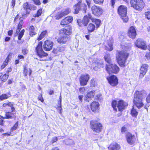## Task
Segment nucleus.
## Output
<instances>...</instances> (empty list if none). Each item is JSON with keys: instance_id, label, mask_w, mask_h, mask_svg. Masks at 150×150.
<instances>
[{"instance_id": "obj_57", "label": "nucleus", "mask_w": 150, "mask_h": 150, "mask_svg": "<svg viewBox=\"0 0 150 150\" xmlns=\"http://www.w3.org/2000/svg\"><path fill=\"white\" fill-rule=\"evenodd\" d=\"M85 91V90L84 87L80 88L79 89V91L82 94H83Z\"/></svg>"}, {"instance_id": "obj_62", "label": "nucleus", "mask_w": 150, "mask_h": 150, "mask_svg": "<svg viewBox=\"0 0 150 150\" xmlns=\"http://www.w3.org/2000/svg\"><path fill=\"white\" fill-rule=\"evenodd\" d=\"M57 140V138L56 137H54L52 138V143H53Z\"/></svg>"}, {"instance_id": "obj_44", "label": "nucleus", "mask_w": 150, "mask_h": 150, "mask_svg": "<svg viewBox=\"0 0 150 150\" xmlns=\"http://www.w3.org/2000/svg\"><path fill=\"white\" fill-rule=\"evenodd\" d=\"M12 55V53H9L8 56L7 57L5 60L4 62H6L8 64V62L11 58Z\"/></svg>"}, {"instance_id": "obj_29", "label": "nucleus", "mask_w": 150, "mask_h": 150, "mask_svg": "<svg viewBox=\"0 0 150 150\" xmlns=\"http://www.w3.org/2000/svg\"><path fill=\"white\" fill-rule=\"evenodd\" d=\"M29 34L31 36H33L36 35L34 27L32 25L31 26L29 29Z\"/></svg>"}, {"instance_id": "obj_59", "label": "nucleus", "mask_w": 150, "mask_h": 150, "mask_svg": "<svg viewBox=\"0 0 150 150\" xmlns=\"http://www.w3.org/2000/svg\"><path fill=\"white\" fill-rule=\"evenodd\" d=\"M7 65V63L6 62H4L3 64L1 65V69H4L5 67Z\"/></svg>"}, {"instance_id": "obj_6", "label": "nucleus", "mask_w": 150, "mask_h": 150, "mask_svg": "<svg viewBox=\"0 0 150 150\" xmlns=\"http://www.w3.org/2000/svg\"><path fill=\"white\" fill-rule=\"evenodd\" d=\"M42 44L41 42H39L35 49L37 54L41 58L47 56L48 55V54L45 52L43 50Z\"/></svg>"}, {"instance_id": "obj_56", "label": "nucleus", "mask_w": 150, "mask_h": 150, "mask_svg": "<svg viewBox=\"0 0 150 150\" xmlns=\"http://www.w3.org/2000/svg\"><path fill=\"white\" fill-rule=\"evenodd\" d=\"M146 100L147 103H150V92L148 94L146 98Z\"/></svg>"}, {"instance_id": "obj_15", "label": "nucleus", "mask_w": 150, "mask_h": 150, "mask_svg": "<svg viewBox=\"0 0 150 150\" xmlns=\"http://www.w3.org/2000/svg\"><path fill=\"white\" fill-rule=\"evenodd\" d=\"M128 36L132 39H134L137 35L136 29L134 26H131L129 29L127 33Z\"/></svg>"}, {"instance_id": "obj_22", "label": "nucleus", "mask_w": 150, "mask_h": 150, "mask_svg": "<svg viewBox=\"0 0 150 150\" xmlns=\"http://www.w3.org/2000/svg\"><path fill=\"white\" fill-rule=\"evenodd\" d=\"M73 20V17L70 16L66 17L62 20L60 22V24L62 25H65L71 22Z\"/></svg>"}, {"instance_id": "obj_37", "label": "nucleus", "mask_w": 150, "mask_h": 150, "mask_svg": "<svg viewBox=\"0 0 150 150\" xmlns=\"http://www.w3.org/2000/svg\"><path fill=\"white\" fill-rule=\"evenodd\" d=\"M12 113L11 112H6L5 113L6 117L4 118L11 119L13 118Z\"/></svg>"}, {"instance_id": "obj_42", "label": "nucleus", "mask_w": 150, "mask_h": 150, "mask_svg": "<svg viewBox=\"0 0 150 150\" xmlns=\"http://www.w3.org/2000/svg\"><path fill=\"white\" fill-rule=\"evenodd\" d=\"M25 30L24 29H23L18 34V39L19 40H21V38L24 35Z\"/></svg>"}, {"instance_id": "obj_64", "label": "nucleus", "mask_w": 150, "mask_h": 150, "mask_svg": "<svg viewBox=\"0 0 150 150\" xmlns=\"http://www.w3.org/2000/svg\"><path fill=\"white\" fill-rule=\"evenodd\" d=\"M13 33V30H9L8 32V35L9 36H11Z\"/></svg>"}, {"instance_id": "obj_55", "label": "nucleus", "mask_w": 150, "mask_h": 150, "mask_svg": "<svg viewBox=\"0 0 150 150\" xmlns=\"http://www.w3.org/2000/svg\"><path fill=\"white\" fill-rule=\"evenodd\" d=\"M91 86L93 87L95 85L96 83L93 79H91L90 81Z\"/></svg>"}, {"instance_id": "obj_34", "label": "nucleus", "mask_w": 150, "mask_h": 150, "mask_svg": "<svg viewBox=\"0 0 150 150\" xmlns=\"http://www.w3.org/2000/svg\"><path fill=\"white\" fill-rule=\"evenodd\" d=\"M104 58L105 60L109 64L112 63L110 55L109 54H107L104 56Z\"/></svg>"}, {"instance_id": "obj_49", "label": "nucleus", "mask_w": 150, "mask_h": 150, "mask_svg": "<svg viewBox=\"0 0 150 150\" xmlns=\"http://www.w3.org/2000/svg\"><path fill=\"white\" fill-rule=\"evenodd\" d=\"M94 2L96 4H101L103 2L104 0H93Z\"/></svg>"}, {"instance_id": "obj_17", "label": "nucleus", "mask_w": 150, "mask_h": 150, "mask_svg": "<svg viewBox=\"0 0 150 150\" xmlns=\"http://www.w3.org/2000/svg\"><path fill=\"white\" fill-rule=\"evenodd\" d=\"M92 66H95L93 68L94 69L95 71H97L99 69L103 67L104 66V64L102 61L97 60L96 62L93 63Z\"/></svg>"}, {"instance_id": "obj_31", "label": "nucleus", "mask_w": 150, "mask_h": 150, "mask_svg": "<svg viewBox=\"0 0 150 150\" xmlns=\"http://www.w3.org/2000/svg\"><path fill=\"white\" fill-rule=\"evenodd\" d=\"M23 24V22L22 20H21L20 21L18 24V28L17 29L16 32L15 33L16 35H18L20 30L22 27V25Z\"/></svg>"}, {"instance_id": "obj_33", "label": "nucleus", "mask_w": 150, "mask_h": 150, "mask_svg": "<svg viewBox=\"0 0 150 150\" xmlns=\"http://www.w3.org/2000/svg\"><path fill=\"white\" fill-rule=\"evenodd\" d=\"M95 29V26L92 23L89 24L87 27L89 33L93 32Z\"/></svg>"}, {"instance_id": "obj_14", "label": "nucleus", "mask_w": 150, "mask_h": 150, "mask_svg": "<svg viewBox=\"0 0 150 150\" xmlns=\"http://www.w3.org/2000/svg\"><path fill=\"white\" fill-rule=\"evenodd\" d=\"M126 137L127 141L129 144L132 145L135 143L136 140L135 136L128 133L126 134Z\"/></svg>"}, {"instance_id": "obj_19", "label": "nucleus", "mask_w": 150, "mask_h": 150, "mask_svg": "<svg viewBox=\"0 0 150 150\" xmlns=\"http://www.w3.org/2000/svg\"><path fill=\"white\" fill-rule=\"evenodd\" d=\"M127 104L122 100L118 101L117 107L119 111H122L125 108V107L127 106Z\"/></svg>"}, {"instance_id": "obj_61", "label": "nucleus", "mask_w": 150, "mask_h": 150, "mask_svg": "<svg viewBox=\"0 0 150 150\" xmlns=\"http://www.w3.org/2000/svg\"><path fill=\"white\" fill-rule=\"evenodd\" d=\"M22 53L24 54H27L28 53L27 50L26 49H23L22 50Z\"/></svg>"}, {"instance_id": "obj_30", "label": "nucleus", "mask_w": 150, "mask_h": 150, "mask_svg": "<svg viewBox=\"0 0 150 150\" xmlns=\"http://www.w3.org/2000/svg\"><path fill=\"white\" fill-rule=\"evenodd\" d=\"M64 16L63 13L61 11L57 13L54 16V18L56 20H59Z\"/></svg>"}, {"instance_id": "obj_50", "label": "nucleus", "mask_w": 150, "mask_h": 150, "mask_svg": "<svg viewBox=\"0 0 150 150\" xmlns=\"http://www.w3.org/2000/svg\"><path fill=\"white\" fill-rule=\"evenodd\" d=\"M11 105H12V103L10 102H8L4 103L3 105V106L4 107H5L7 106L11 107Z\"/></svg>"}, {"instance_id": "obj_35", "label": "nucleus", "mask_w": 150, "mask_h": 150, "mask_svg": "<svg viewBox=\"0 0 150 150\" xmlns=\"http://www.w3.org/2000/svg\"><path fill=\"white\" fill-rule=\"evenodd\" d=\"M80 8V10L82 11L83 13H85L87 10V6L85 4L83 3L82 4H81Z\"/></svg>"}, {"instance_id": "obj_1", "label": "nucleus", "mask_w": 150, "mask_h": 150, "mask_svg": "<svg viewBox=\"0 0 150 150\" xmlns=\"http://www.w3.org/2000/svg\"><path fill=\"white\" fill-rule=\"evenodd\" d=\"M120 44L121 47L123 50L118 52L116 58L119 65L121 67H123L124 66L125 61L129 55V54L127 51L130 50L131 45L130 43H127L124 42H122Z\"/></svg>"}, {"instance_id": "obj_58", "label": "nucleus", "mask_w": 150, "mask_h": 150, "mask_svg": "<svg viewBox=\"0 0 150 150\" xmlns=\"http://www.w3.org/2000/svg\"><path fill=\"white\" fill-rule=\"evenodd\" d=\"M86 1L87 3L88 6L89 8L91 7V0H86Z\"/></svg>"}, {"instance_id": "obj_63", "label": "nucleus", "mask_w": 150, "mask_h": 150, "mask_svg": "<svg viewBox=\"0 0 150 150\" xmlns=\"http://www.w3.org/2000/svg\"><path fill=\"white\" fill-rule=\"evenodd\" d=\"M12 70V69L11 67H10L8 68L6 70V74H8L9 72H10Z\"/></svg>"}, {"instance_id": "obj_5", "label": "nucleus", "mask_w": 150, "mask_h": 150, "mask_svg": "<svg viewBox=\"0 0 150 150\" xmlns=\"http://www.w3.org/2000/svg\"><path fill=\"white\" fill-rule=\"evenodd\" d=\"M106 70L109 74H116L119 72V68L115 64L112 63L110 64H106Z\"/></svg>"}, {"instance_id": "obj_24", "label": "nucleus", "mask_w": 150, "mask_h": 150, "mask_svg": "<svg viewBox=\"0 0 150 150\" xmlns=\"http://www.w3.org/2000/svg\"><path fill=\"white\" fill-rule=\"evenodd\" d=\"M32 5L28 4V2L25 3L23 5V8L26 11V14H29L30 11L32 9Z\"/></svg>"}, {"instance_id": "obj_27", "label": "nucleus", "mask_w": 150, "mask_h": 150, "mask_svg": "<svg viewBox=\"0 0 150 150\" xmlns=\"http://www.w3.org/2000/svg\"><path fill=\"white\" fill-rule=\"evenodd\" d=\"M81 5V1H79L77 4H76L73 7L74 13L77 14L79 13V11L80 10V5Z\"/></svg>"}, {"instance_id": "obj_41", "label": "nucleus", "mask_w": 150, "mask_h": 150, "mask_svg": "<svg viewBox=\"0 0 150 150\" xmlns=\"http://www.w3.org/2000/svg\"><path fill=\"white\" fill-rule=\"evenodd\" d=\"M65 143L66 144L69 145H72L74 144L73 141L70 139H67L64 141Z\"/></svg>"}, {"instance_id": "obj_43", "label": "nucleus", "mask_w": 150, "mask_h": 150, "mask_svg": "<svg viewBox=\"0 0 150 150\" xmlns=\"http://www.w3.org/2000/svg\"><path fill=\"white\" fill-rule=\"evenodd\" d=\"M131 113L133 117L137 116L138 114V112L134 108V107L131 110Z\"/></svg>"}, {"instance_id": "obj_10", "label": "nucleus", "mask_w": 150, "mask_h": 150, "mask_svg": "<svg viewBox=\"0 0 150 150\" xmlns=\"http://www.w3.org/2000/svg\"><path fill=\"white\" fill-rule=\"evenodd\" d=\"M135 45L138 48L144 50L147 47L145 42L141 39H138L135 42Z\"/></svg>"}, {"instance_id": "obj_45", "label": "nucleus", "mask_w": 150, "mask_h": 150, "mask_svg": "<svg viewBox=\"0 0 150 150\" xmlns=\"http://www.w3.org/2000/svg\"><path fill=\"white\" fill-rule=\"evenodd\" d=\"M117 103V102L115 100H114L112 102V105L114 110H117L116 106Z\"/></svg>"}, {"instance_id": "obj_32", "label": "nucleus", "mask_w": 150, "mask_h": 150, "mask_svg": "<svg viewBox=\"0 0 150 150\" xmlns=\"http://www.w3.org/2000/svg\"><path fill=\"white\" fill-rule=\"evenodd\" d=\"M47 30H45L42 32L39 36L37 40L39 41L42 40L46 35L47 34Z\"/></svg>"}, {"instance_id": "obj_20", "label": "nucleus", "mask_w": 150, "mask_h": 150, "mask_svg": "<svg viewBox=\"0 0 150 150\" xmlns=\"http://www.w3.org/2000/svg\"><path fill=\"white\" fill-rule=\"evenodd\" d=\"M113 40L112 39H109L107 41L106 44L105 45V49L109 51H111L113 49Z\"/></svg>"}, {"instance_id": "obj_54", "label": "nucleus", "mask_w": 150, "mask_h": 150, "mask_svg": "<svg viewBox=\"0 0 150 150\" xmlns=\"http://www.w3.org/2000/svg\"><path fill=\"white\" fill-rule=\"evenodd\" d=\"M34 3L36 5H40V0H33Z\"/></svg>"}, {"instance_id": "obj_11", "label": "nucleus", "mask_w": 150, "mask_h": 150, "mask_svg": "<svg viewBox=\"0 0 150 150\" xmlns=\"http://www.w3.org/2000/svg\"><path fill=\"white\" fill-rule=\"evenodd\" d=\"M107 79L110 84L112 86H115L118 83V80L116 76L112 75L109 77H107Z\"/></svg>"}, {"instance_id": "obj_7", "label": "nucleus", "mask_w": 150, "mask_h": 150, "mask_svg": "<svg viewBox=\"0 0 150 150\" xmlns=\"http://www.w3.org/2000/svg\"><path fill=\"white\" fill-rule=\"evenodd\" d=\"M92 129L96 132H99L102 130V126L100 123L96 121H92L91 122Z\"/></svg>"}, {"instance_id": "obj_53", "label": "nucleus", "mask_w": 150, "mask_h": 150, "mask_svg": "<svg viewBox=\"0 0 150 150\" xmlns=\"http://www.w3.org/2000/svg\"><path fill=\"white\" fill-rule=\"evenodd\" d=\"M145 57L148 61H150V52L146 53Z\"/></svg>"}, {"instance_id": "obj_2", "label": "nucleus", "mask_w": 150, "mask_h": 150, "mask_svg": "<svg viewBox=\"0 0 150 150\" xmlns=\"http://www.w3.org/2000/svg\"><path fill=\"white\" fill-rule=\"evenodd\" d=\"M145 92L144 91L141 92H136L133 100V103L134 105L133 106H136L139 109L143 107L144 105L143 99L144 95V94H146Z\"/></svg>"}, {"instance_id": "obj_46", "label": "nucleus", "mask_w": 150, "mask_h": 150, "mask_svg": "<svg viewBox=\"0 0 150 150\" xmlns=\"http://www.w3.org/2000/svg\"><path fill=\"white\" fill-rule=\"evenodd\" d=\"M18 125V122H17L15 125H13V126L11 127V132H13L15 130H16L17 128V127Z\"/></svg>"}, {"instance_id": "obj_13", "label": "nucleus", "mask_w": 150, "mask_h": 150, "mask_svg": "<svg viewBox=\"0 0 150 150\" xmlns=\"http://www.w3.org/2000/svg\"><path fill=\"white\" fill-rule=\"evenodd\" d=\"M71 27L69 26L65 28H63L60 30V33L62 35H64L68 37V36L71 33Z\"/></svg>"}, {"instance_id": "obj_40", "label": "nucleus", "mask_w": 150, "mask_h": 150, "mask_svg": "<svg viewBox=\"0 0 150 150\" xmlns=\"http://www.w3.org/2000/svg\"><path fill=\"white\" fill-rule=\"evenodd\" d=\"M61 11L63 13L64 15V16L69 14L71 10L70 8H68Z\"/></svg>"}, {"instance_id": "obj_39", "label": "nucleus", "mask_w": 150, "mask_h": 150, "mask_svg": "<svg viewBox=\"0 0 150 150\" xmlns=\"http://www.w3.org/2000/svg\"><path fill=\"white\" fill-rule=\"evenodd\" d=\"M60 100L58 101V104L59 105V106L58 107L57 109L59 110V113L60 114L62 113L61 110H62V108L61 107V96H60L59 98Z\"/></svg>"}, {"instance_id": "obj_23", "label": "nucleus", "mask_w": 150, "mask_h": 150, "mask_svg": "<svg viewBox=\"0 0 150 150\" xmlns=\"http://www.w3.org/2000/svg\"><path fill=\"white\" fill-rule=\"evenodd\" d=\"M93 18L91 14H88L84 17L83 20V23L84 26H86L89 22V20L91 19L92 21V19Z\"/></svg>"}, {"instance_id": "obj_38", "label": "nucleus", "mask_w": 150, "mask_h": 150, "mask_svg": "<svg viewBox=\"0 0 150 150\" xmlns=\"http://www.w3.org/2000/svg\"><path fill=\"white\" fill-rule=\"evenodd\" d=\"M8 96L6 94H2L0 96V100H3L6 99L8 98L9 97H10L11 95L10 93L8 94Z\"/></svg>"}, {"instance_id": "obj_16", "label": "nucleus", "mask_w": 150, "mask_h": 150, "mask_svg": "<svg viewBox=\"0 0 150 150\" xmlns=\"http://www.w3.org/2000/svg\"><path fill=\"white\" fill-rule=\"evenodd\" d=\"M148 66L146 64H144L142 65L140 71V74L139 75L140 78H142L146 72Z\"/></svg>"}, {"instance_id": "obj_51", "label": "nucleus", "mask_w": 150, "mask_h": 150, "mask_svg": "<svg viewBox=\"0 0 150 150\" xmlns=\"http://www.w3.org/2000/svg\"><path fill=\"white\" fill-rule=\"evenodd\" d=\"M146 17L149 20H150V11L146 12L145 13Z\"/></svg>"}, {"instance_id": "obj_26", "label": "nucleus", "mask_w": 150, "mask_h": 150, "mask_svg": "<svg viewBox=\"0 0 150 150\" xmlns=\"http://www.w3.org/2000/svg\"><path fill=\"white\" fill-rule=\"evenodd\" d=\"M120 148V146L115 143L111 144L109 147L110 150H119Z\"/></svg>"}, {"instance_id": "obj_8", "label": "nucleus", "mask_w": 150, "mask_h": 150, "mask_svg": "<svg viewBox=\"0 0 150 150\" xmlns=\"http://www.w3.org/2000/svg\"><path fill=\"white\" fill-rule=\"evenodd\" d=\"M90 78V76L88 74H81L79 79L80 84L81 86L86 85Z\"/></svg>"}, {"instance_id": "obj_28", "label": "nucleus", "mask_w": 150, "mask_h": 150, "mask_svg": "<svg viewBox=\"0 0 150 150\" xmlns=\"http://www.w3.org/2000/svg\"><path fill=\"white\" fill-rule=\"evenodd\" d=\"M68 40V37L62 35L58 38L57 40L58 42L59 43H65Z\"/></svg>"}, {"instance_id": "obj_3", "label": "nucleus", "mask_w": 150, "mask_h": 150, "mask_svg": "<svg viewBox=\"0 0 150 150\" xmlns=\"http://www.w3.org/2000/svg\"><path fill=\"white\" fill-rule=\"evenodd\" d=\"M127 7L124 5H120L118 9V13L121 17L124 22L126 23L128 20L127 15Z\"/></svg>"}, {"instance_id": "obj_47", "label": "nucleus", "mask_w": 150, "mask_h": 150, "mask_svg": "<svg viewBox=\"0 0 150 150\" xmlns=\"http://www.w3.org/2000/svg\"><path fill=\"white\" fill-rule=\"evenodd\" d=\"M42 13V9H40L37 11V13L35 15V17H38L40 16Z\"/></svg>"}, {"instance_id": "obj_21", "label": "nucleus", "mask_w": 150, "mask_h": 150, "mask_svg": "<svg viewBox=\"0 0 150 150\" xmlns=\"http://www.w3.org/2000/svg\"><path fill=\"white\" fill-rule=\"evenodd\" d=\"M95 94V91H92L88 92L86 94L84 98V100L86 101H89L93 97Z\"/></svg>"}, {"instance_id": "obj_52", "label": "nucleus", "mask_w": 150, "mask_h": 150, "mask_svg": "<svg viewBox=\"0 0 150 150\" xmlns=\"http://www.w3.org/2000/svg\"><path fill=\"white\" fill-rule=\"evenodd\" d=\"M119 38L120 40V41L123 40V41L125 40L126 39L125 38L124 36L122 35L120 33L119 35Z\"/></svg>"}, {"instance_id": "obj_12", "label": "nucleus", "mask_w": 150, "mask_h": 150, "mask_svg": "<svg viewBox=\"0 0 150 150\" xmlns=\"http://www.w3.org/2000/svg\"><path fill=\"white\" fill-rule=\"evenodd\" d=\"M53 46V42L50 40H46L44 42L43 47L45 50L47 51L51 50Z\"/></svg>"}, {"instance_id": "obj_18", "label": "nucleus", "mask_w": 150, "mask_h": 150, "mask_svg": "<svg viewBox=\"0 0 150 150\" xmlns=\"http://www.w3.org/2000/svg\"><path fill=\"white\" fill-rule=\"evenodd\" d=\"M99 105L98 102L93 101L91 104V108L92 111L94 112L98 111L99 109Z\"/></svg>"}, {"instance_id": "obj_9", "label": "nucleus", "mask_w": 150, "mask_h": 150, "mask_svg": "<svg viewBox=\"0 0 150 150\" xmlns=\"http://www.w3.org/2000/svg\"><path fill=\"white\" fill-rule=\"evenodd\" d=\"M91 10L92 13L96 16H100L103 12V10L101 8L95 5L91 7Z\"/></svg>"}, {"instance_id": "obj_4", "label": "nucleus", "mask_w": 150, "mask_h": 150, "mask_svg": "<svg viewBox=\"0 0 150 150\" xmlns=\"http://www.w3.org/2000/svg\"><path fill=\"white\" fill-rule=\"evenodd\" d=\"M130 2L132 7L139 11L141 10L144 6L142 0H130Z\"/></svg>"}, {"instance_id": "obj_25", "label": "nucleus", "mask_w": 150, "mask_h": 150, "mask_svg": "<svg viewBox=\"0 0 150 150\" xmlns=\"http://www.w3.org/2000/svg\"><path fill=\"white\" fill-rule=\"evenodd\" d=\"M31 69L30 68H28L26 65L23 66V74L25 76H26L28 75L30 76L32 73Z\"/></svg>"}, {"instance_id": "obj_60", "label": "nucleus", "mask_w": 150, "mask_h": 150, "mask_svg": "<svg viewBox=\"0 0 150 150\" xmlns=\"http://www.w3.org/2000/svg\"><path fill=\"white\" fill-rule=\"evenodd\" d=\"M16 0H12L11 2V6L14 8L15 5Z\"/></svg>"}, {"instance_id": "obj_48", "label": "nucleus", "mask_w": 150, "mask_h": 150, "mask_svg": "<svg viewBox=\"0 0 150 150\" xmlns=\"http://www.w3.org/2000/svg\"><path fill=\"white\" fill-rule=\"evenodd\" d=\"M64 48L63 47H57L56 49V50L57 52H61L64 51Z\"/></svg>"}, {"instance_id": "obj_36", "label": "nucleus", "mask_w": 150, "mask_h": 150, "mask_svg": "<svg viewBox=\"0 0 150 150\" xmlns=\"http://www.w3.org/2000/svg\"><path fill=\"white\" fill-rule=\"evenodd\" d=\"M92 21L93 22L95 23L97 27H98L99 26L101 22V21L99 19L93 18V19H92Z\"/></svg>"}]
</instances>
